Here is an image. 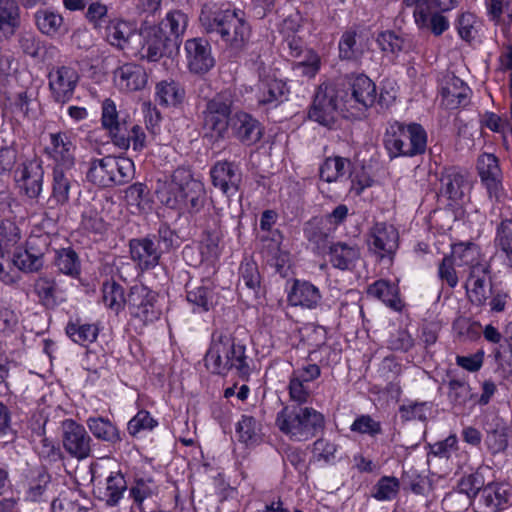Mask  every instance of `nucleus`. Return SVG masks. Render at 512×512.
Masks as SVG:
<instances>
[{
    "instance_id": "1",
    "label": "nucleus",
    "mask_w": 512,
    "mask_h": 512,
    "mask_svg": "<svg viewBox=\"0 0 512 512\" xmlns=\"http://www.w3.org/2000/svg\"><path fill=\"white\" fill-rule=\"evenodd\" d=\"M156 194L162 204L181 213H198L206 201L204 184L182 168L159 179Z\"/></svg>"
},
{
    "instance_id": "2",
    "label": "nucleus",
    "mask_w": 512,
    "mask_h": 512,
    "mask_svg": "<svg viewBox=\"0 0 512 512\" xmlns=\"http://www.w3.org/2000/svg\"><path fill=\"white\" fill-rule=\"evenodd\" d=\"M199 20L206 33L219 36L226 47L241 50L249 41L251 28L241 10L204 5Z\"/></svg>"
},
{
    "instance_id": "3",
    "label": "nucleus",
    "mask_w": 512,
    "mask_h": 512,
    "mask_svg": "<svg viewBox=\"0 0 512 512\" xmlns=\"http://www.w3.org/2000/svg\"><path fill=\"white\" fill-rule=\"evenodd\" d=\"M205 365L212 373L227 375L233 372L241 378H247L251 371L246 347L237 343L227 330H216L212 334Z\"/></svg>"
},
{
    "instance_id": "4",
    "label": "nucleus",
    "mask_w": 512,
    "mask_h": 512,
    "mask_svg": "<svg viewBox=\"0 0 512 512\" xmlns=\"http://www.w3.org/2000/svg\"><path fill=\"white\" fill-rule=\"evenodd\" d=\"M275 425L290 440L305 442L324 429L325 417L313 407L287 404L277 413Z\"/></svg>"
},
{
    "instance_id": "5",
    "label": "nucleus",
    "mask_w": 512,
    "mask_h": 512,
    "mask_svg": "<svg viewBox=\"0 0 512 512\" xmlns=\"http://www.w3.org/2000/svg\"><path fill=\"white\" fill-rule=\"evenodd\" d=\"M384 147L391 159L421 155L427 148V133L420 124L395 121L386 129Z\"/></svg>"
},
{
    "instance_id": "6",
    "label": "nucleus",
    "mask_w": 512,
    "mask_h": 512,
    "mask_svg": "<svg viewBox=\"0 0 512 512\" xmlns=\"http://www.w3.org/2000/svg\"><path fill=\"white\" fill-rule=\"evenodd\" d=\"M233 97L231 92L223 91L207 101L202 112L203 130L206 137L214 141L224 139L231 125Z\"/></svg>"
},
{
    "instance_id": "7",
    "label": "nucleus",
    "mask_w": 512,
    "mask_h": 512,
    "mask_svg": "<svg viewBox=\"0 0 512 512\" xmlns=\"http://www.w3.org/2000/svg\"><path fill=\"white\" fill-rule=\"evenodd\" d=\"M344 109L340 90L330 85H321L309 111V118L323 126H331L335 122L338 112Z\"/></svg>"
},
{
    "instance_id": "8",
    "label": "nucleus",
    "mask_w": 512,
    "mask_h": 512,
    "mask_svg": "<svg viewBox=\"0 0 512 512\" xmlns=\"http://www.w3.org/2000/svg\"><path fill=\"white\" fill-rule=\"evenodd\" d=\"M102 467L99 463H92L90 465L91 482L94 486V491L97 497L105 501L109 506H115L123 497L127 489V483L119 471L110 472L106 477L105 482H102L103 473Z\"/></svg>"
},
{
    "instance_id": "9",
    "label": "nucleus",
    "mask_w": 512,
    "mask_h": 512,
    "mask_svg": "<svg viewBox=\"0 0 512 512\" xmlns=\"http://www.w3.org/2000/svg\"><path fill=\"white\" fill-rule=\"evenodd\" d=\"M156 294L149 288L136 285L130 289L127 297L129 313L134 321L141 326L154 322L159 318L160 311L155 306Z\"/></svg>"
},
{
    "instance_id": "10",
    "label": "nucleus",
    "mask_w": 512,
    "mask_h": 512,
    "mask_svg": "<svg viewBox=\"0 0 512 512\" xmlns=\"http://www.w3.org/2000/svg\"><path fill=\"white\" fill-rule=\"evenodd\" d=\"M76 144L64 131L49 133L44 154L52 161V169L72 170L75 166Z\"/></svg>"
},
{
    "instance_id": "11",
    "label": "nucleus",
    "mask_w": 512,
    "mask_h": 512,
    "mask_svg": "<svg viewBox=\"0 0 512 512\" xmlns=\"http://www.w3.org/2000/svg\"><path fill=\"white\" fill-rule=\"evenodd\" d=\"M14 180L22 193L36 199L43 191L44 169L42 160L33 156L22 162L14 172Z\"/></svg>"
},
{
    "instance_id": "12",
    "label": "nucleus",
    "mask_w": 512,
    "mask_h": 512,
    "mask_svg": "<svg viewBox=\"0 0 512 512\" xmlns=\"http://www.w3.org/2000/svg\"><path fill=\"white\" fill-rule=\"evenodd\" d=\"M79 74L75 68L67 65L52 67L48 73V86L51 98L58 103H66L71 100L77 84Z\"/></svg>"
},
{
    "instance_id": "13",
    "label": "nucleus",
    "mask_w": 512,
    "mask_h": 512,
    "mask_svg": "<svg viewBox=\"0 0 512 512\" xmlns=\"http://www.w3.org/2000/svg\"><path fill=\"white\" fill-rule=\"evenodd\" d=\"M350 93L340 90L343 98V107L346 110L356 108L358 110L371 107L377 98L376 85L366 75L360 74L351 78L349 82Z\"/></svg>"
},
{
    "instance_id": "14",
    "label": "nucleus",
    "mask_w": 512,
    "mask_h": 512,
    "mask_svg": "<svg viewBox=\"0 0 512 512\" xmlns=\"http://www.w3.org/2000/svg\"><path fill=\"white\" fill-rule=\"evenodd\" d=\"M259 82L256 97L260 104H272L282 101L288 93L286 82L281 79L276 69L260 63L258 67Z\"/></svg>"
},
{
    "instance_id": "15",
    "label": "nucleus",
    "mask_w": 512,
    "mask_h": 512,
    "mask_svg": "<svg viewBox=\"0 0 512 512\" xmlns=\"http://www.w3.org/2000/svg\"><path fill=\"white\" fill-rule=\"evenodd\" d=\"M62 443L65 451L78 460L86 459L91 454L92 438L83 425L72 419L62 422Z\"/></svg>"
},
{
    "instance_id": "16",
    "label": "nucleus",
    "mask_w": 512,
    "mask_h": 512,
    "mask_svg": "<svg viewBox=\"0 0 512 512\" xmlns=\"http://www.w3.org/2000/svg\"><path fill=\"white\" fill-rule=\"evenodd\" d=\"M402 3L407 8H413L415 23L420 29L430 30L436 36L448 29V19L439 13H433L435 8L427 6L426 0H403Z\"/></svg>"
},
{
    "instance_id": "17",
    "label": "nucleus",
    "mask_w": 512,
    "mask_h": 512,
    "mask_svg": "<svg viewBox=\"0 0 512 512\" xmlns=\"http://www.w3.org/2000/svg\"><path fill=\"white\" fill-rule=\"evenodd\" d=\"M399 235L393 225L376 223L369 232L368 246L379 257L384 258L395 253Z\"/></svg>"
},
{
    "instance_id": "18",
    "label": "nucleus",
    "mask_w": 512,
    "mask_h": 512,
    "mask_svg": "<svg viewBox=\"0 0 512 512\" xmlns=\"http://www.w3.org/2000/svg\"><path fill=\"white\" fill-rule=\"evenodd\" d=\"M212 184L225 196H234L242 181V175L238 167L228 161H218L210 170Z\"/></svg>"
},
{
    "instance_id": "19",
    "label": "nucleus",
    "mask_w": 512,
    "mask_h": 512,
    "mask_svg": "<svg viewBox=\"0 0 512 512\" xmlns=\"http://www.w3.org/2000/svg\"><path fill=\"white\" fill-rule=\"evenodd\" d=\"M185 52L189 70L195 74L208 72L215 64L209 43L201 38L188 39Z\"/></svg>"
},
{
    "instance_id": "20",
    "label": "nucleus",
    "mask_w": 512,
    "mask_h": 512,
    "mask_svg": "<svg viewBox=\"0 0 512 512\" xmlns=\"http://www.w3.org/2000/svg\"><path fill=\"white\" fill-rule=\"evenodd\" d=\"M509 497L507 484L491 482L478 491L475 506L478 512H498L508 503Z\"/></svg>"
},
{
    "instance_id": "21",
    "label": "nucleus",
    "mask_w": 512,
    "mask_h": 512,
    "mask_svg": "<svg viewBox=\"0 0 512 512\" xmlns=\"http://www.w3.org/2000/svg\"><path fill=\"white\" fill-rule=\"evenodd\" d=\"M280 34L282 35L283 50H287L290 57L300 58L305 50H309L304 45L301 17L298 14L290 15L283 20Z\"/></svg>"
},
{
    "instance_id": "22",
    "label": "nucleus",
    "mask_w": 512,
    "mask_h": 512,
    "mask_svg": "<svg viewBox=\"0 0 512 512\" xmlns=\"http://www.w3.org/2000/svg\"><path fill=\"white\" fill-rule=\"evenodd\" d=\"M143 39L141 57L151 62L159 60L167 51L172 52L173 49L178 48L157 26L145 29Z\"/></svg>"
},
{
    "instance_id": "23",
    "label": "nucleus",
    "mask_w": 512,
    "mask_h": 512,
    "mask_svg": "<svg viewBox=\"0 0 512 512\" xmlns=\"http://www.w3.org/2000/svg\"><path fill=\"white\" fill-rule=\"evenodd\" d=\"M101 126L115 146H123L121 131L127 126L126 118H121L115 102L109 98L101 105Z\"/></svg>"
},
{
    "instance_id": "24",
    "label": "nucleus",
    "mask_w": 512,
    "mask_h": 512,
    "mask_svg": "<svg viewBox=\"0 0 512 512\" xmlns=\"http://www.w3.org/2000/svg\"><path fill=\"white\" fill-rule=\"evenodd\" d=\"M129 248L132 260L141 270H149L158 265L161 251L152 239L148 237L132 239Z\"/></svg>"
},
{
    "instance_id": "25",
    "label": "nucleus",
    "mask_w": 512,
    "mask_h": 512,
    "mask_svg": "<svg viewBox=\"0 0 512 512\" xmlns=\"http://www.w3.org/2000/svg\"><path fill=\"white\" fill-rule=\"evenodd\" d=\"M477 170L489 194L497 195L502 184V171L498 158L490 153L481 154L477 160Z\"/></svg>"
},
{
    "instance_id": "26",
    "label": "nucleus",
    "mask_w": 512,
    "mask_h": 512,
    "mask_svg": "<svg viewBox=\"0 0 512 512\" xmlns=\"http://www.w3.org/2000/svg\"><path fill=\"white\" fill-rule=\"evenodd\" d=\"M470 88L455 75L444 78L441 88L442 102L448 109L465 106L469 102Z\"/></svg>"
},
{
    "instance_id": "27",
    "label": "nucleus",
    "mask_w": 512,
    "mask_h": 512,
    "mask_svg": "<svg viewBox=\"0 0 512 512\" xmlns=\"http://www.w3.org/2000/svg\"><path fill=\"white\" fill-rule=\"evenodd\" d=\"M114 81L122 91H137L145 87L147 74L141 66L127 63L114 72Z\"/></svg>"
},
{
    "instance_id": "28",
    "label": "nucleus",
    "mask_w": 512,
    "mask_h": 512,
    "mask_svg": "<svg viewBox=\"0 0 512 512\" xmlns=\"http://www.w3.org/2000/svg\"><path fill=\"white\" fill-rule=\"evenodd\" d=\"M321 299L319 288L308 281L295 280L288 293V302L292 306H300L305 309H315Z\"/></svg>"
},
{
    "instance_id": "29",
    "label": "nucleus",
    "mask_w": 512,
    "mask_h": 512,
    "mask_svg": "<svg viewBox=\"0 0 512 512\" xmlns=\"http://www.w3.org/2000/svg\"><path fill=\"white\" fill-rule=\"evenodd\" d=\"M231 128L235 136L246 145L254 144L262 137L260 123L244 112H238L231 118Z\"/></svg>"
},
{
    "instance_id": "30",
    "label": "nucleus",
    "mask_w": 512,
    "mask_h": 512,
    "mask_svg": "<svg viewBox=\"0 0 512 512\" xmlns=\"http://www.w3.org/2000/svg\"><path fill=\"white\" fill-rule=\"evenodd\" d=\"M360 256V248L356 244L336 242L329 247V261L340 270H352Z\"/></svg>"
},
{
    "instance_id": "31",
    "label": "nucleus",
    "mask_w": 512,
    "mask_h": 512,
    "mask_svg": "<svg viewBox=\"0 0 512 512\" xmlns=\"http://www.w3.org/2000/svg\"><path fill=\"white\" fill-rule=\"evenodd\" d=\"M33 292L39 302L47 308H54L65 300L63 291L56 281L47 276H40L35 280Z\"/></svg>"
},
{
    "instance_id": "32",
    "label": "nucleus",
    "mask_w": 512,
    "mask_h": 512,
    "mask_svg": "<svg viewBox=\"0 0 512 512\" xmlns=\"http://www.w3.org/2000/svg\"><path fill=\"white\" fill-rule=\"evenodd\" d=\"M185 98V90L175 80H162L155 86L154 100L162 107H176Z\"/></svg>"
},
{
    "instance_id": "33",
    "label": "nucleus",
    "mask_w": 512,
    "mask_h": 512,
    "mask_svg": "<svg viewBox=\"0 0 512 512\" xmlns=\"http://www.w3.org/2000/svg\"><path fill=\"white\" fill-rule=\"evenodd\" d=\"M86 425L97 440L110 444H116L122 440L116 424L106 417L90 416L86 420Z\"/></svg>"
},
{
    "instance_id": "34",
    "label": "nucleus",
    "mask_w": 512,
    "mask_h": 512,
    "mask_svg": "<svg viewBox=\"0 0 512 512\" xmlns=\"http://www.w3.org/2000/svg\"><path fill=\"white\" fill-rule=\"evenodd\" d=\"M72 170L52 169V193L50 203L64 205L69 201L70 190L74 184Z\"/></svg>"
},
{
    "instance_id": "35",
    "label": "nucleus",
    "mask_w": 512,
    "mask_h": 512,
    "mask_svg": "<svg viewBox=\"0 0 512 512\" xmlns=\"http://www.w3.org/2000/svg\"><path fill=\"white\" fill-rule=\"evenodd\" d=\"M188 25V17L185 13L179 10L168 12L165 18L156 25L165 35L169 41H172L179 47L181 37L183 36Z\"/></svg>"
},
{
    "instance_id": "36",
    "label": "nucleus",
    "mask_w": 512,
    "mask_h": 512,
    "mask_svg": "<svg viewBox=\"0 0 512 512\" xmlns=\"http://www.w3.org/2000/svg\"><path fill=\"white\" fill-rule=\"evenodd\" d=\"M488 269L476 266L469 272L465 282L466 293L472 304L483 306L487 300L485 279Z\"/></svg>"
},
{
    "instance_id": "37",
    "label": "nucleus",
    "mask_w": 512,
    "mask_h": 512,
    "mask_svg": "<svg viewBox=\"0 0 512 512\" xmlns=\"http://www.w3.org/2000/svg\"><path fill=\"white\" fill-rule=\"evenodd\" d=\"M350 169L351 162L349 159L340 156L328 157L320 166L319 174L323 181L332 183L341 181L350 173Z\"/></svg>"
},
{
    "instance_id": "38",
    "label": "nucleus",
    "mask_w": 512,
    "mask_h": 512,
    "mask_svg": "<svg viewBox=\"0 0 512 512\" xmlns=\"http://www.w3.org/2000/svg\"><path fill=\"white\" fill-rule=\"evenodd\" d=\"M366 49V39L355 31H346L339 41V54L342 59H358Z\"/></svg>"
},
{
    "instance_id": "39",
    "label": "nucleus",
    "mask_w": 512,
    "mask_h": 512,
    "mask_svg": "<svg viewBox=\"0 0 512 512\" xmlns=\"http://www.w3.org/2000/svg\"><path fill=\"white\" fill-rule=\"evenodd\" d=\"M19 25V8L13 0H0V39L11 37Z\"/></svg>"
},
{
    "instance_id": "40",
    "label": "nucleus",
    "mask_w": 512,
    "mask_h": 512,
    "mask_svg": "<svg viewBox=\"0 0 512 512\" xmlns=\"http://www.w3.org/2000/svg\"><path fill=\"white\" fill-rule=\"evenodd\" d=\"M451 257H453V260H459V265L468 266L469 272L476 266H482L488 269L487 263L481 257L479 247L473 243H459L454 245Z\"/></svg>"
},
{
    "instance_id": "41",
    "label": "nucleus",
    "mask_w": 512,
    "mask_h": 512,
    "mask_svg": "<svg viewBox=\"0 0 512 512\" xmlns=\"http://www.w3.org/2000/svg\"><path fill=\"white\" fill-rule=\"evenodd\" d=\"M34 19L38 30L49 37H55L64 24L63 16L50 8L36 11Z\"/></svg>"
},
{
    "instance_id": "42",
    "label": "nucleus",
    "mask_w": 512,
    "mask_h": 512,
    "mask_svg": "<svg viewBox=\"0 0 512 512\" xmlns=\"http://www.w3.org/2000/svg\"><path fill=\"white\" fill-rule=\"evenodd\" d=\"M114 167V164L111 162V156L93 159L90 162L87 178L95 185L110 187Z\"/></svg>"
},
{
    "instance_id": "43",
    "label": "nucleus",
    "mask_w": 512,
    "mask_h": 512,
    "mask_svg": "<svg viewBox=\"0 0 512 512\" xmlns=\"http://www.w3.org/2000/svg\"><path fill=\"white\" fill-rule=\"evenodd\" d=\"M108 42L119 48L125 49L133 37H137L135 27L126 21H113L107 27Z\"/></svg>"
},
{
    "instance_id": "44",
    "label": "nucleus",
    "mask_w": 512,
    "mask_h": 512,
    "mask_svg": "<svg viewBox=\"0 0 512 512\" xmlns=\"http://www.w3.org/2000/svg\"><path fill=\"white\" fill-rule=\"evenodd\" d=\"M368 294L381 300L388 307H391L394 310L401 309V301L398 296L397 287L386 280H378L370 285L368 288Z\"/></svg>"
},
{
    "instance_id": "45",
    "label": "nucleus",
    "mask_w": 512,
    "mask_h": 512,
    "mask_svg": "<svg viewBox=\"0 0 512 512\" xmlns=\"http://www.w3.org/2000/svg\"><path fill=\"white\" fill-rule=\"evenodd\" d=\"M14 265L24 272H36L43 267V253L34 249L33 243L28 242L27 248L17 252L13 258Z\"/></svg>"
},
{
    "instance_id": "46",
    "label": "nucleus",
    "mask_w": 512,
    "mask_h": 512,
    "mask_svg": "<svg viewBox=\"0 0 512 512\" xmlns=\"http://www.w3.org/2000/svg\"><path fill=\"white\" fill-rule=\"evenodd\" d=\"M102 301L108 309L118 314L127 304L124 288L113 280L106 281L102 286Z\"/></svg>"
},
{
    "instance_id": "47",
    "label": "nucleus",
    "mask_w": 512,
    "mask_h": 512,
    "mask_svg": "<svg viewBox=\"0 0 512 512\" xmlns=\"http://www.w3.org/2000/svg\"><path fill=\"white\" fill-rule=\"evenodd\" d=\"M66 333L75 343L87 346L97 339L99 328L96 324L77 321L75 323H68Z\"/></svg>"
},
{
    "instance_id": "48",
    "label": "nucleus",
    "mask_w": 512,
    "mask_h": 512,
    "mask_svg": "<svg viewBox=\"0 0 512 512\" xmlns=\"http://www.w3.org/2000/svg\"><path fill=\"white\" fill-rule=\"evenodd\" d=\"M125 200L129 206L134 207L139 213L151 209L149 190L142 183H135L129 186L125 191Z\"/></svg>"
},
{
    "instance_id": "49",
    "label": "nucleus",
    "mask_w": 512,
    "mask_h": 512,
    "mask_svg": "<svg viewBox=\"0 0 512 512\" xmlns=\"http://www.w3.org/2000/svg\"><path fill=\"white\" fill-rule=\"evenodd\" d=\"M54 264L60 273L71 277L80 274V261L76 252L70 248L56 251Z\"/></svg>"
},
{
    "instance_id": "50",
    "label": "nucleus",
    "mask_w": 512,
    "mask_h": 512,
    "mask_svg": "<svg viewBox=\"0 0 512 512\" xmlns=\"http://www.w3.org/2000/svg\"><path fill=\"white\" fill-rule=\"evenodd\" d=\"M440 182V191L448 198L457 200L463 196V186L465 179L459 172L455 170H447L442 174Z\"/></svg>"
},
{
    "instance_id": "51",
    "label": "nucleus",
    "mask_w": 512,
    "mask_h": 512,
    "mask_svg": "<svg viewBox=\"0 0 512 512\" xmlns=\"http://www.w3.org/2000/svg\"><path fill=\"white\" fill-rule=\"evenodd\" d=\"M432 404L430 402L406 401L399 406V415L402 421H421L425 422L431 413Z\"/></svg>"
},
{
    "instance_id": "52",
    "label": "nucleus",
    "mask_w": 512,
    "mask_h": 512,
    "mask_svg": "<svg viewBox=\"0 0 512 512\" xmlns=\"http://www.w3.org/2000/svg\"><path fill=\"white\" fill-rule=\"evenodd\" d=\"M400 491V482L394 476L381 477L371 490V496L378 501H392Z\"/></svg>"
},
{
    "instance_id": "53",
    "label": "nucleus",
    "mask_w": 512,
    "mask_h": 512,
    "mask_svg": "<svg viewBox=\"0 0 512 512\" xmlns=\"http://www.w3.org/2000/svg\"><path fill=\"white\" fill-rule=\"evenodd\" d=\"M293 64L294 72L303 77L313 78L321 67L320 56L312 49L305 50L302 57Z\"/></svg>"
},
{
    "instance_id": "54",
    "label": "nucleus",
    "mask_w": 512,
    "mask_h": 512,
    "mask_svg": "<svg viewBox=\"0 0 512 512\" xmlns=\"http://www.w3.org/2000/svg\"><path fill=\"white\" fill-rule=\"evenodd\" d=\"M158 421L146 410H140L127 424V431L132 437H141L153 431Z\"/></svg>"
},
{
    "instance_id": "55",
    "label": "nucleus",
    "mask_w": 512,
    "mask_h": 512,
    "mask_svg": "<svg viewBox=\"0 0 512 512\" xmlns=\"http://www.w3.org/2000/svg\"><path fill=\"white\" fill-rule=\"evenodd\" d=\"M111 162L114 164L113 174L111 175V186L123 185L133 179L135 174L134 163L127 157H112Z\"/></svg>"
},
{
    "instance_id": "56",
    "label": "nucleus",
    "mask_w": 512,
    "mask_h": 512,
    "mask_svg": "<svg viewBox=\"0 0 512 512\" xmlns=\"http://www.w3.org/2000/svg\"><path fill=\"white\" fill-rule=\"evenodd\" d=\"M50 490L51 477L46 471L40 470L37 477L30 482L27 498L33 502L45 501Z\"/></svg>"
},
{
    "instance_id": "57",
    "label": "nucleus",
    "mask_w": 512,
    "mask_h": 512,
    "mask_svg": "<svg viewBox=\"0 0 512 512\" xmlns=\"http://www.w3.org/2000/svg\"><path fill=\"white\" fill-rule=\"evenodd\" d=\"M121 135L125 141L123 146H117L119 149L127 150L130 145H132L134 151L140 152L147 145L144 129L138 124H134L130 127L127 125L121 131Z\"/></svg>"
},
{
    "instance_id": "58",
    "label": "nucleus",
    "mask_w": 512,
    "mask_h": 512,
    "mask_svg": "<svg viewBox=\"0 0 512 512\" xmlns=\"http://www.w3.org/2000/svg\"><path fill=\"white\" fill-rule=\"evenodd\" d=\"M21 238L20 229L11 220L0 221V255L9 251Z\"/></svg>"
},
{
    "instance_id": "59",
    "label": "nucleus",
    "mask_w": 512,
    "mask_h": 512,
    "mask_svg": "<svg viewBox=\"0 0 512 512\" xmlns=\"http://www.w3.org/2000/svg\"><path fill=\"white\" fill-rule=\"evenodd\" d=\"M187 300L195 306L194 311L206 312L213 305L212 291L204 285L188 289Z\"/></svg>"
},
{
    "instance_id": "60",
    "label": "nucleus",
    "mask_w": 512,
    "mask_h": 512,
    "mask_svg": "<svg viewBox=\"0 0 512 512\" xmlns=\"http://www.w3.org/2000/svg\"><path fill=\"white\" fill-rule=\"evenodd\" d=\"M350 431L361 435L376 437L382 433V425L368 414H362L355 418L350 425Z\"/></svg>"
},
{
    "instance_id": "61",
    "label": "nucleus",
    "mask_w": 512,
    "mask_h": 512,
    "mask_svg": "<svg viewBox=\"0 0 512 512\" xmlns=\"http://www.w3.org/2000/svg\"><path fill=\"white\" fill-rule=\"evenodd\" d=\"M496 245L505 253L512 265V220L501 221L496 230Z\"/></svg>"
},
{
    "instance_id": "62",
    "label": "nucleus",
    "mask_w": 512,
    "mask_h": 512,
    "mask_svg": "<svg viewBox=\"0 0 512 512\" xmlns=\"http://www.w3.org/2000/svg\"><path fill=\"white\" fill-rule=\"evenodd\" d=\"M260 426L255 418L243 415L237 423L236 432L239 440L244 443H253L257 440Z\"/></svg>"
},
{
    "instance_id": "63",
    "label": "nucleus",
    "mask_w": 512,
    "mask_h": 512,
    "mask_svg": "<svg viewBox=\"0 0 512 512\" xmlns=\"http://www.w3.org/2000/svg\"><path fill=\"white\" fill-rule=\"evenodd\" d=\"M457 30L460 37L465 41L473 40L481 27V23L472 13H463L457 20Z\"/></svg>"
},
{
    "instance_id": "64",
    "label": "nucleus",
    "mask_w": 512,
    "mask_h": 512,
    "mask_svg": "<svg viewBox=\"0 0 512 512\" xmlns=\"http://www.w3.org/2000/svg\"><path fill=\"white\" fill-rule=\"evenodd\" d=\"M156 491V485L152 479L139 478L135 480L134 485L130 488V496L141 510L143 501L152 496Z\"/></svg>"
}]
</instances>
